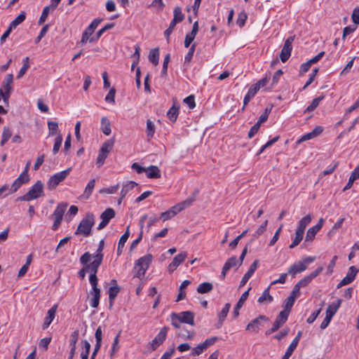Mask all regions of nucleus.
Returning <instances> with one entry per match:
<instances>
[{
    "label": "nucleus",
    "mask_w": 359,
    "mask_h": 359,
    "mask_svg": "<svg viewBox=\"0 0 359 359\" xmlns=\"http://www.w3.org/2000/svg\"><path fill=\"white\" fill-rule=\"evenodd\" d=\"M92 258V255L89 252H85L79 259L80 263L83 265V267L79 271V276L83 279L86 276V273H90L89 282L91 284L93 280L91 278H95V281H98L97 273L100 266L98 265L97 262H91L89 263Z\"/></svg>",
    "instance_id": "f257e3e1"
},
{
    "label": "nucleus",
    "mask_w": 359,
    "mask_h": 359,
    "mask_svg": "<svg viewBox=\"0 0 359 359\" xmlns=\"http://www.w3.org/2000/svg\"><path fill=\"white\" fill-rule=\"evenodd\" d=\"M171 324L177 329L180 328V323H187L194 325V313L187 311L181 313H172L170 314Z\"/></svg>",
    "instance_id": "f03ea898"
},
{
    "label": "nucleus",
    "mask_w": 359,
    "mask_h": 359,
    "mask_svg": "<svg viewBox=\"0 0 359 359\" xmlns=\"http://www.w3.org/2000/svg\"><path fill=\"white\" fill-rule=\"evenodd\" d=\"M95 224V217L92 213L86 214L83 217L75 231V235H82L85 237L90 236L92 234V228Z\"/></svg>",
    "instance_id": "7ed1b4c3"
},
{
    "label": "nucleus",
    "mask_w": 359,
    "mask_h": 359,
    "mask_svg": "<svg viewBox=\"0 0 359 359\" xmlns=\"http://www.w3.org/2000/svg\"><path fill=\"white\" fill-rule=\"evenodd\" d=\"M151 260L152 256L151 255H147L138 259L135 265L136 273L134 278L142 279L149 269Z\"/></svg>",
    "instance_id": "20e7f679"
},
{
    "label": "nucleus",
    "mask_w": 359,
    "mask_h": 359,
    "mask_svg": "<svg viewBox=\"0 0 359 359\" xmlns=\"http://www.w3.org/2000/svg\"><path fill=\"white\" fill-rule=\"evenodd\" d=\"M43 193V184L41 181H37L29 190V191L18 198L22 201H30L39 198Z\"/></svg>",
    "instance_id": "39448f33"
},
{
    "label": "nucleus",
    "mask_w": 359,
    "mask_h": 359,
    "mask_svg": "<svg viewBox=\"0 0 359 359\" xmlns=\"http://www.w3.org/2000/svg\"><path fill=\"white\" fill-rule=\"evenodd\" d=\"M315 260L313 257H306L298 263H294L288 269V273L294 277L297 273L304 271L307 269V265Z\"/></svg>",
    "instance_id": "423d86ee"
},
{
    "label": "nucleus",
    "mask_w": 359,
    "mask_h": 359,
    "mask_svg": "<svg viewBox=\"0 0 359 359\" xmlns=\"http://www.w3.org/2000/svg\"><path fill=\"white\" fill-rule=\"evenodd\" d=\"M71 168H69L62 172L53 175L48 182V188L49 189H55L61 182L64 181L69 174Z\"/></svg>",
    "instance_id": "0eeeda50"
},
{
    "label": "nucleus",
    "mask_w": 359,
    "mask_h": 359,
    "mask_svg": "<svg viewBox=\"0 0 359 359\" xmlns=\"http://www.w3.org/2000/svg\"><path fill=\"white\" fill-rule=\"evenodd\" d=\"M91 279L94 282L90 284L92 286V290L90 292V294L92 297L90 299V304L93 308L95 309L99 306L101 290L97 286L98 281H95V278H91Z\"/></svg>",
    "instance_id": "6e6552de"
},
{
    "label": "nucleus",
    "mask_w": 359,
    "mask_h": 359,
    "mask_svg": "<svg viewBox=\"0 0 359 359\" xmlns=\"http://www.w3.org/2000/svg\"><path fill=\"white\" fill-rule=\"evenodd\" d=\"M287 311H280L273 322L271 329L266 331V334L269 335L276 332L287 320Z\"/></svg>",
    "instance_id": "1a4fd4ad"
},
{
    "label": "nucleus",
    "mask_w": 359,
    "mask_h": 359,
    "mask_svg": "<svg viewBox=\"0 0 359 359\" xmlns=\"http://www.w3.org/2000/svg\"><path fill=\"white\" fill-rule=\"evenodd\" d=\"M169 328L163 327L155 338L149 343V346L152 351H155L160 345H161L166 339Z\"/></svg>",
    "instance_id": "9d476101"
},
{
    "label": "nucleus",
    "mask_w": 359,
    "mask_h": 359,
    "mask_svg": "<svg viewBox=\"0 0 359 359\" xmlns=\"http://www.w3.org/2000/svg\"><path fill=\"white\" fill-rule=\"evenodd\" d=\"M115 211L114 209L109 208H107L100 215L102 222L97 226L98 230L104 229L109 222V221L115 217Z\"/></svg>",
    "instance_id": "9b49d317"
},
{
    "label": "nucleus",
    "mask_w": 359,
    "mask_h": 359,
    "mask_svg": "<svg viewBox=\"0 0 359 359\" xmlns=\"http://www.w3.org/2000/svg\"><path fill=\"white\" fill-rule=\"evenodd\" d=\"M262 321H269V318L264 315H260L250 323L246 327V330L250 332L257 333L259 330Z\"/></svg>",
    "instance_id": "f8f14e48"
},
{
    "label": "nucleus",
    "mask_w": 359,
    "mask_h": 359,
    "mask_svg": "<svg viewBox=\"0 0 359 359\" xmlns=\"http://www.w3.org/2000/svg\"><path fill=\"white\" fill-rule=\"evenodd\" d=\"M324 219L323 218H320L318 220V222L316 225L309 228L306 232V238L304 242H312L315 237L316 233L322 229L323 224H324Z\"/></svg>",
    "instance_id": "ddd939ff"
},
{
    "label": "nucleus",
    "mask_w": 359,
    "mask_h": 359,
    "mask_svg": "<svg viewBox=\"0 0 359 359\" xmlns=\"http://www.w3.org/2000/svg\"><path fill=\"white\" fill-rule=\"evenodd\" d=\"M102 22V19L96 18L93 20L90 25L86 29L82 35L81 42L87 43L90 39V36L94 32L99 24Z\"/></svg>",
    "instance_id": "4468645a"
},
{
    "label": "nucleus",
    "mask_w": 359,
    "mask_h": 359,
    "mask_svg": "<svg viewBox=\"0 0 359 359\" xmlns=\"http://www.w3.org/2000/svg\"><path fill=\"white\" fill-rule=\"evenodd\" d=\"M358 272V269L355 266H351L348 269L346 276L338 284L337 288L341 287L342 286L351 283L354 280Z\"/></svg>",
    "instance_id": "2eb2a0df"
},
{
    "label": "nucleus",
    "mask_w": 359,
    "mask_h": 359,
    "mask_svg": "<svg viewBox=\"0 0 359 359\" xmlns=\"http://www.w3.org/2000/svg\"><path fill=\"white\" fill-rule=\"evenodd\" d=\"M29 181V175H25L21 173L20 176L13 182L12 184L9 194H13L16 192L19 188L23 184H26Z\"/></svg>",
    "instance_id": "dca6fc26"
},
{
    "label": "nucleus",
    "mask_w": 359,
    "mask_h": 359,
    "mask_svg": "<svg viewBox=\"0 0 359 359\" xmlns=\"http://www.w3.org/2000/svg\"><path fill=\"white\" fill-rule=\"evenodd\" d=\"M323 271V266L318 267L314 271L311 273L309 275L305 276L303 279L299 280L297 284L300 287H306L309 285L313 279L317 277Z\"/></svg>",
    "instance_id": "f3484780"
},
{
    "label": "nucleus",
    "mask_w": 359,
    "mask_h": 359,
    "mask_svg": "<svg viewBox=\"0 0 359 359\" xmlns=\"http://www.w3.org/2000/svg\"><path fill=\"white\" fill-rule=\"evenodd\" d=\"M325 55L324 51H321L316 56L313 58L309 60L307 62L303 63L300 67V73L304 74L307 72L311 68V65L317 63Z\"/></svg>",
    "instance_id": "a211bd4d"
},
{
    "label": "nucleus",
    "mask_w": 359,
    "mask_h": 359,
    "mask_svg": "<svg viewBox=\"0 0 359 359\" xmlns=\"http://www.w3.org/2000/svg\"><path fill=\"white\" fill-rule=\"evenodd\" d=\"M187 257V253L186 252H182L176 255L172 262L168 265V271L173 272L185 260Z\"/></svg>",
    "instance_id": "6ab92c4d"
},
{
    "label": "nucleus",
    "mask_w": 359,
    "mask_h": 359,
    "mask_svg": "<svg viewBox=\"0 0 359 359\" xmlns=\"http://www.w3.org/2000/svg\"><path fill=\"white\" fill-rule=\"evenodd\" d=\"M259 265V260L256 259L255 260L252 264L250 265V268L248 269V271L245 273L244 276L243 277L241 283H240V287L244 286L246 283L248 281V280L252 277L255 271L257 270Z\"/></svg>",
    "instance_id": "aec40b11"
},
{
    "label": "nucleus",
    "mask_w": 359,
    "mask_h": 359,
    "mask_svg": "<svg viewBox=\"0 0 359 359\" xmlns=\"http://www.w3.org/2000/svg\"><path fill=\"white\" fill-rule=\"evenodd\" d=\"M237 263H238V259H237L236 257L233 256V257H230L225 262V264L222 268V271L221 276H220L221 279L224 280L226 277L227 272L230 270L231 268L236 266Z\"/></svg>",
    "instance_id": "412c9836"
},
{
    "label": "nucleus",
    "mask_w": 359,
    "mask_h": 359,
    "mask_svg": "<svg viewBox=\"0 0 359 359\" xmlns=\"http://www.w3.org/2000/svg\"><path fill=\"white\" fill-rule=\"evenodd\" d=\"M57 306L54 305L48 311L47 316L45 318L43 324L42 325L43 330L47 329L49 327V325H50V323H52V321L53 320V319L55 318L56 311H57Z\"/></svg>",
    "instance_id": "4be33fe9"
},
{
    "label": "nucleus",
    "mask_w": 359,
    "mask_h": 359,
    "mask_svg": "<svg viewBox=\"0 0 359 359\" xmlns=\"http://www.w3.org/2000/svg\"><path fill=\"white\" fill-rule=\"evenodd\" d=\"M251 290L250 287L247 291H245L244 293L242 294L241 297H240L238 302H237L234 310H233V317L236 318L239 316V310L242 308L245 302L247 300L248 296H249V292Z\"/></svg>",
    "instance_id": "5701e85b"
},
{
    "label": "nucleus",
    "mask_w": 359,
    "mask_h": 359,
    "mask_svg": "<svg viewBox=\"0 0 359 359\" xmlns=\"http://www.w3.org/2000/svg\"><path fill=\"white\" fill-rule=\"evenodd\" d=\"M104 241L102 240L100 243L98 248L97 249L95 254L92 255V258H93V262H97L98 265L100 266L102 263L104 255L102 253V250L104 248Z\"/></svg>",
    "instance_id": "b1692460"
},
{
    "label": "nucleus",
    "mask_w": 359,
    "mask_h": 359,
    "mask_svg": "<svg viewBox=\"0 0 359 359\" xmlns=\"http://www.w3.org/2000/svg\"><path fill=\"white\" fill-rule=\"evenodd\" d=\"M111 283L114 284V285L111 286L109 288L108 291L110 307L113 305L114 299L116 297L118 292H120V287L116 285V280H112Z\"/></svg>",
    "instance_id": "393cba45"
},
{
    "label": "nucleus",
    "mask_w": 359,
    "mask_h": 359,
    "mask_svg": "<svg viewBox=\"0 0 359 359\" xmlns=\"http://www.w3.org/2000/svg\"><path fill=\"white\" fill-rule=\"evenodd\" d=\"M147 177L151 179H158L161 177V171L156 165H151L145 168Z\"/></svg>",
    "instance_id": "a878e982"
},
{
    "label": "nucleus",
    "mask_w": 359,
    "mask_h": 359,
    "mask_svg": "<svg viewBox=\"0 0 359 359\" xmlns=\"http://www.w3.org/2000/svg\"><path fill=\"white\" fill-rule=\"evenodd\" d=\"M312 217L310 214L306 215L303 218L300 219L298 224V226L297 228V231L302 232L304 233V231L307 226V225L311 222Z\"/></svg>",
    "instance_id": "bb28decb"
},
{
    "label": "nucleus",
    "mask_w": 359,
    "mask_h": 359,
    "mask_svg": "<svg viewBox=\"0 0 359 359\" xmlns=\"http://www.w3.org/2000/svg\"><path fill=\"white\" fill-rule=\"evenodd\" d=\"M270 286H269L266 289L264 290L262 294L259 297L257 302L259 304H268L271 303L273 298L269 293Z\"/></svg>",
    "instance_id": "cd10ccee"
},
{
    "label": "nucleus",
    "mask_w": 359,
    "mask_h": 359,
    "mask_svg": "<svg viewBox=\"0 0 359 359\" xmlns=\"http://www.w3.org/2000/svg\"><path fill=\"white\" fill-rule=\"evenodd\" d=\"M341 299H338L337 302L330 304L327 308L326 314L332 318L338 311L339 308L341 306Z\"/></svg>",
    "instance_id": "c85d7f7f"
},
{
    "label": "nucleus",
    "mask_w": 359,
    "mask_h": 359,
    "mask_svg": "<svg viewBox=\"0 0 359 359\" xmlns=\"http://www.w3.org/2000/svg\"><path fill=\"white\" fill-rule=\"evenodd\" d=\"M129 236H130V231H129V226H128L126 232L122 235V236L121 237V238L118 241V248H117L118 255H120L121 254L123 248H124V245H125L126 242L127 241Z\"/></svg>",
    "instance_id": "c756f323"
},
{
    "label": "nucleus",
    "mask_w": 359,
    "mask_h": 359,
    "mask_svg": "<svg viewBox=\"0 0 359 359\" xmlns=\"http://www.w3.org/2000/svg\"><path fill=\"white\" fill-rule=\"evenodd\" d=\"M198 22H195L192 30L190 33L187 34L184 40V45H190V43L194 41L195 36L198 32Z\"/></svg>",
    "instance_id": "7c9ffc66"
},
{
    "label": "nucleus",
    "mask_w": 359,
    "mask_h": 359,
    "mask_svg": "<svg viewBox=\"0 0 359 359\" xmlns=\"http://www.w3.org/2000/svg\"><path fill=\"white\" fill-rule=\"evenodd\" d=\"M159 55V48L158 47L152 48L149 52V60L155 66L158 64Z\"/></svg>",
    "instance_id": "2f4dec72"
},
{
    "label": "nucleus",
    "mask_w": 359,
    "mask_h": 359,
    "mask_svg": "<svg viewBox=\"0 0 359 359\" xmlns=\"http://www.w3.org/2000/svg\"><path fill=\"white\" fill-rule=\"evenodd\" d=\"M67 207V204H66V203H62L58 204L52 215L53 217L62 219L63 215L66 210Z\"/></svg>",
    "instance_id": "473e14b6"
},
{
    "label": "nucleus",
    "mask_w": 359,
    "mask_h": 359,
    "mask_svg": "<svg viewBox=\"0 0 359 359\" xmlns=\"http://www.w3.org/2000/svg\"><path fill=\"white\" fill-rule=\"evenodd\" d=\"M101 130L105 135H109L111 133V123L107 117H102L101 119Z\"/></svg>",
    "instance_id": "72a5a7b5"
},
{
    "label": "nucleus",
    "mask_w": 359,
    "mask_h": 359,
    "mask_svg": "<svg viewBox=\"0 0 359 359\" xmlns=\"http://www.w3.org/2000/svg\"><path fill=\"white\" fill-rule=\"evenodd\" d=\"M95 184V180L94 179L91 180L86 187L84 193L81 196V198L85 200L88 199L93 192Z\"/></svg>",
    "instance_id": "f704fd0d"
},
{
    "label": "nucleus",
    "mask_w": 359,
    "mask_h": 359,
    "mask_svg": "<svg viewBox=\"0 0 359 359\" xmlns=\"http://www.w3.org/2000/svg\"><path fill=\"white\" fill-rule=\"evenodd\" d=\"M230 308H231V304L229 303H226L224 305L222 310L221 311V312H219L218 313V325H219V326H221L222 325L223 322L224 321V320L229 311Z\"/></svg>",
    "instance_id": "c9c22d12"
},
{
    "label": "nucleus",
    "mask_w": 359,
    "mask_h": 359,
    "mask_svg": "<svg viewBox=\"0 0 359 359\" xmlns=\"http://www.w3.org/2000/svg\"><path fill=\"white\" fill-rule=\"evenodd\" d=\"M114 142H115V140L114 138H111V139H109L107 141H105L101 148H100V151L102 152V153H105L107 154H109V152L111 151V149H113V147L114 145Z\"/></svg>",
    "instance_id": "e433bc0d"
},
{
    "label": "nucleus",
    "mask_w": 359,
    "mask_h": 359,
    "mask_svg": "<svg viewBox=\"0 0 359 359\" xmlns=\"http://www.w3.org/2000/svg\"><path fill=\"white\" fill-rule=\"evenodd\" d=\"M292 46H283V49L280 53V59L282 62H285L290 57Z\"/></svg>",
    "instance_id": "4c0bfd02"
},
{
    "label": "nucleus",
    "mask_w": 359,
    "mask_h": 359,
    "mask_svg": "<svg viewBox=\"0 0 359 359\" xmlns=\"http://www.w3.org/2000/svg\"><path fill=\"white\" fill-rule=\"evenodd\" d=\"M258 90L252 85L248 90V93L245 95L243 100V109H245V107L248 104L250 100L257 93Z\"/></svg>",
    "instance_id": "58836bf2"
},
{
    "label": "nucleus",
    "mask_w": 359,
    "mask_h": 359,
    "mask_svg": "<svg viewBox=\"0 0 359 359\" xmlns=\"http://www.w3.org/2000/svg\"><path fill=\"white\" fill-rule=\"evenodd\" d=\"M26 18V13L21 12L10 24L11 29H15L17 26L21 24Z\"/></svg>",
    "instance_id": "ea45409f"
},
{
    "label": "nucleus",
    "mask_w": 359,
    "mask_h": 359,
    "mask_svg": "<svg viewBox=\"0 0 359 359\" xmlns=\"http://www.w3.org/2000/svg\"><path fill=\"white\" fill-rule=\"evenodd\" d=\"M213 288V285L210 283L205 282L200 284L197 287V292L199 294H205L210 292Z\"/></svg>",
    "instance_id": "a19ab883"
},
{
    "label": "nucleus",
    "mask_w": 359,
    "mask_h": 359,
    "mask_svg": "<svg viewBox=\"0 0 359 359\" xmlns=\"http://www.w3.org/2000/svg\"><path fill=\"white\" fill-rule=\"evenodd\" d=\"M137 184L135 182L130 181L124 184L121 191V195H122V198H124L126 194L132 189H133Z\"/></svg>",
    "instance_id": "79ce46f5"
},
{
    "label": "nucleus",
    "mask_w": 359,
    "mask_h": 359,
    "mask_svg": "<svg viewBox=\"0 0 359 359\" xmlns=\"http://www.w3.org/2000/svg\"><path fill=\"white\" fill-rule=\"evenodd\" d=\"M12 131L8 127H4L2 130L1 145L4 146L12 136Z\"/></svg>",
    "instance_id": "37998d69"
},
{
    "label": "nucleus",
    "mask_w": 359,
    "mask_h": 359,
    "mask_svg": "<svg viewBox=\"0 0 359 359\" xmlns=\"http://www.w3.org/2000/svg\"><path fill=\"white\" fill-rule=\"evenodd\" d=\"M178 114H179V107H176L175 105H173L168 110V111L167 113V116L172 122H175V121H176V120L177 118Z\"/></svg>",
    "instance_id": "c03bdc74"
},
{
    "label": "nucleus",
    "mask_w": 359,
    "mask_h": 359,
    "mask_svg": "<svg viewBox=\"0 0 359 359\" xmlns=\"http://www.w3.org/2000/svg\"><path fill=\"white\" fill-rule=\"evenodd\" d=\"M177 336L184 340H191L194 339L195 333L194 331L191 332L187 330H181L177 333Z\"/></svg>",
    "instance_id": "a18cd8bd"
},
{
    "label": "nucleus",
    "mask_w": 359,
    "mask_h": 359,
    "mask_svg": "<svg viewBox=\"0 0 359 359\" xmlns=\"http://www.w3.org/2000/svg\"><path fill=\"white\" fill-rule=\"evenodd\" d=\"M146 133H147L148 140L151 139L154 137V135L155 133V126H154V123L149 119H148L147 121Z\"/></svg>",
    "instance_id": "49530a36"
},
{
    "label": "nucleus",
    "mask_w": 359,
    "mask_h": 359,
    "mask_svg": "<svg viewBox=\"0 0 359 359\" xmlns=\"http://www.w3.org/2000/svg\"><path fill=\"white\" fill-rule=\"evenodd\" d=\"M22 62H23V66L21 67V69L19 71V73L17 76L18 79L22 77L25 74L26 72L27 71V69L29 67V59L28 57H26L25 59H23Z\"/></svg>",
    "instance_id": "de8ad7c7"
},
{
    "label": "nucleus",
    "mask_w": 359,
    "mask_h": 359,
    "mask_svg": "<svg viewBox=\"0 0 359 359\" xmlns=\"http://www.w3.org/2000/svg\"><path fill=\"white\" fill-rule=\"evenodd\" d=\"M304 234V233L296 230L295 237H294L292 243L290 245L289 248L290 249H292V248H295L296 246H297L300 243V242L302 241Z\"/></svg>",
    "instance_id": "09e8293b"
},
{
    "label": "nucleus",
    "mask_w": 359,
    "mask_h": 359,
    "mask_svg": "<svg viewBox=\"0 0 359 359\" xmlns=\"http://www.w3.org/2000/svg\"><path fill=\"white\" fill-rule=\"evenodd\" d=\"M173 19L175 21H177L178 22H181L184 19V15L182 12V8L179 6H177L174 8L173 11Z\"/></svg>",
    "instance_id": "8fccbe9b"
},
{
    "label": "nucleus",
    "mask_w": 359,
    "mask_h": 359,
    "mask_svg": "<svg viewBox=\"0 0 359 359\" xmlns=\"http://www.w3.org/2000/svg\"><path fill=\"white\" fill-rule=\"evenodd\" d=\"M323 97H318L313 100L311 104L306 107L304 110V113H309L313 111L315 109L318 107L320 104V102L323 100Z\"/></svg>",
    "instance_id": "3c124183"
},
{
    "label": "nucleus",
    "mask_w": 359,
    "mask_h": 359,
    "mask_svg": "<svg viewBox=\"0 0 359 359\" xmlns=\"http://www.w3.org/2000/svg\"><path fill=\"white\" fill-rule=\"evenodd\" d=\"M121 331L118 333V334L116 336V337L114 338V342L112 344V347H111V353H110V358H113V356L114 355V354L118 351V350L119 349V345H118V342H119V337H120V335H121Z\"/></svg>",
    "instance_id": "603ef678"
},
{
    "label": "nucleus",
    "mask_w": 359,
    "mask_h": 359,
    "mask_svg": "<svg viewBox=\"0 0 359 359\" xmlns=\"http://www.w3.org/2000/svg\"><path fill=\"white\" fill-rule=\"evenodd\" d=\"M198 194V191L194 193L191 196L187 198L185 201L180 203L183 209L190 206L196 200V195Z\"/></svg>",
    "instance_id": "864d4df0"
},
{
    "label": "nucleus",
    "mask_w": 359,
    "mask_h": 359,
    "mask_svg": "<svg viewBox=\"0 0 359 359\" xmlns=\"http://www.w3.org/2000/svg\"><path fill=\"white\" fill-rule=\"evenodd\" d=\"M1 89L3 90L4 102H8L11 92L12 90V86L9 85L3 84V87Z\"/></svg>",
    "instance_id": "5fc2aeb1"
},
{
    "label": "nucleus",
    "mask_w": 359,
    "mask_h": 359,
    "mask_svg": "<svg viewBox=\"0 0 359 359\" xmlns=\"http://www.w3.org/2000/svg\"><path fill=\"white\" fill-rule=\"evenodd\" d=\"M79 337V330H75L73 332L70 336V340H69V346L71 348L74 347V348H76V344L78 341Z\"/></svg>",
    "instance_id": "6e6d98bb"
},
{
    "label": "nucleus",
    "mask_w": 359,
    "mask_h": 359,
    "mask_svg": "<svg viewBox=\"0 0 359 359\" xmlns=\"http://www.w3.org/2000/svg\"><path fill=\"white\" fill-rule=\"evenodd\" d=\"M195 52V46H191L189 49L188 53L184 57V66H188L191 60V58Z\"/></svg>",
    "instance_id": "4d7b16f0"
},
{
    "label": "nucleus",
    "mask_w": 359,
    "mask_h": 359,
    "mask_svg": "<svg viewBox=\"0 0 359 359\" xmlns=\"http://www.w3.org/2000/svg\"><path fill=\"white\" fill-rule=\"evenodd\" d=\"M268 224V220H265L262 225L257 229L255 233L253 234L255 238H257L261 236L266 230Z\"/></svg>",
    "instance_id": "13d9d810"
},
{
    "label": "nucleus",
    "mask_w": 359,
    "mask_h": 359,
    "mask_svg": "<svg viewBox=\"0 0 359 359\" xmlns=\"http://www.w3.org/2000/svg\"><path fill=\"white\" fill-rule=\"evenodd\" d=\"M49 135H54L58 130V123L55 121H48Z\"/></svg>",
    "instance_id": "bf43d9fd"
},
{
    "label": "nucleus",
    "mask_w": 359,
    "mask_h": 359,
    "mask_svg": "<svg viewBox=\"0 0 359 359\" xmlns=\"http://www.w3.org/2000/svg\"><path fill=\"white\" fill-rule=\"evenodd\" d=\"M62 137L60 134H59L55 140V144H54L53 149V152L54 154H55L58 152V151L62 145Z\"/></svg>",
    "instance_id": "052dcab7"
},
{
    "label": "nucleus",
    "mask_w": 359,
    "mask_h": 359,
    "mask_svg": "<svg viewBox=\"0 0 359 359\" xmlns=\"http://www.w3.org/2000/svg\"><path fill=\"white\" fill-rule=\"evenodd\" d=\"M115 94H116V89L114 88H111L108 94L105 97V101L107 102H110L111 104L115 103Z\"/></svg>",
    "instance_id": "680f3d73"
},
{
    "label": "nucleus",
    "mask_w": 359,
    "mask_h": 359,
    "mask_svg": "<svg viewBox=\"0 0 359 359\" xmlns=\"http://www.w3.org/2000/svg\"><path fill=\"white\" fill-rule=\"evenodd\" d=\"M294 302H295V299H294V297L289 296L285 299V310H283V311H287L288 314H289L292 306L294 305Z\"/></svg>",
    "instance_id": "e2e57ef3"
},
{
    "label": "nucleus",
    "mask_w": 359,
    "mask_h": 359,
    "mask_svg": "<svg viewBox=\"0 0 359 359\" xmlns=\"http://www.w3.org/2000/svg\"><path fill=\"white\" fill-rule=\"evenodd\" d=\"M205 350L206 349L203 347V346L201 344H200L197 346L194 347L192 349L191 355V356H198L201 353H203V351H205Z\"/></svg>",
    "instance_id": "0e129e2a"
},
{
    "label": "nucleus",
    "mask_w": 359,
    "mask_h": 359,
    "mask_svg": "<svg viewBox=\"0 0 359 359\" xmlns=\"http://www.w3.org/2000/svg\"><path fill=\"white\" fill-rule=\"evenodd\" d=\"M184 102L186 103L191 109H194L196 107L195 97L193 95H191L184 98Z\"/></svg>",
    "instance_id": "69168bd1"
},
{
    "label": "nucleus",
    "mask_w": 359,
    "mask_h": 359,
    "mask_svg": "<svg viewBox=\"0 0 359 359\" xmlns=\"http://www.w3.org/2000/svg\"><path fill=\"white\" fill-rule=\"evenodd\" d=\"M107 156L108 154L102 153L100 150L96 161V164L98 167H101L104 164L105 159L107 158Z\"/></svg>",
    "instance_id": "338daca9"
},
{
    "label": "nucleus",
    "mask_w": 359,
    "mask_h": 359,
    "mask_svg": "<svg viewBox=\"0 0 359 359\" xmlns=\"http://www.w3.org/2000/svg\"><path fill=\"white\" fill-rule=\"evenodd\" d=\"M351 18L354 24L359 25V7L353 9Z\"/></svg>",
    "instance_id": "774afa93"
}]
</instances>
